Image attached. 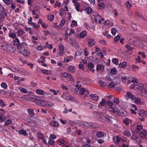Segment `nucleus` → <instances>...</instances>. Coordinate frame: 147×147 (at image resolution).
Listing matches in <instances>:
<instances>
[{"label":"nucleus","instance_id":"1","mask_svg":"<svg viewBox=\"0 0 147 147\" xmlns=\"http://www.w3.org/2000/svg\"><path fill=\"white\" fill-rule=\"evenodd\" d=\"M1 49L7 52H14L16 50V48L9 44L4 43L2 45Z\"/></svg>","mask_w":147,"mask_h":147},{"label":"nucleus","instance_id":"2","mask_svg":"<svg viewBox=\"0 0 147 147\" xmlns=\"http://www.w3.org/2000/svg\"><path fill=\"white\" fill-rule=\"evenodd\" d=\"M138 89L140 91V94L145 97L147 95V86L145 84H139Z\"/></svg>","mask_w":147,"mask_h":147},{"label":"nucleus","instance_id":"3","mask_svg":"<svg viewBox=\"0 0 147 147\" xmlns=\"http://www.w3.org/2000/svg\"><path fill=\"white\" fill-rule=\"evenodd\" d=\"M110 111L113 113L118 112L122 116L124 115L123 111V110L121 107L119 106H114L112 109L110 110Z\"/></svg>","mask_w":147,"mask_h":147},{"label":"nucleus","instance_id":"4","mask_svg":"<svg viewBox=\"0 0 147 147\" xmlns=\"http://www.w3.org/2000/svg\"><path fill=\"white\" fill-rule=\"evenodd\" d=\"M114 143L117 144L119 143H122L126 141L122 138L119 137L118 136L114 137L113 139Z\"/></svg>","mask_w":147,"mask_h":147},{"label":"nucleus","instance_id":"5","mask_svg":"<svg viewBox=\"0 0 147 147\" xmlns=\"http://www.w3.org/2000/svg\"><path fill=\"white\" fill-rule=\"evenodd\" d=\"M61 97L66 100H72L73 97L67 92L64 93L61 95Z\"/></svg>","mask_w":147,"mask_h":147},{"label":"nucleus","instance_id":"6","mask_svg":"<svg viewBox=\"0 0 147 147\" xmlns=\"http://www.w3.org/2000/svg\"><path fill=\"white\" fill-rule=\"evenodd\" d=\"M54 105V103L50 101L45 100L44 102L43 106L46 107H52Z\"/></svg>","mask_w":147,"mask_h":147},{"label":"nucleus","instance_id":"7","mask_svg":"<svg viewBox=\"0 0 147 147\" xmlns=\"http://www.w3.org/2000/svg\"><path fill=\"white\" fill-rule=\"evenodd\" d=\"M131 138V139L135 141L137 143H140L141 141V139L138 137V136L135 134L132 135Z\"/></svg>","mask_w":147,"mask_h":147},{"label":"nucleus","instance_id":"8","mask_svg":"<svg viewBox=\"0 0 147 147\" xmlns=\"http://www.w3.org/2000/svg\"><path fill=\"white\" fill-rule=\"evenodd\" d=\"M85 105L87 107L90 109H94L96 108V106L94 104L90 103L89 102H87L85 103Z\"/></svg>","mask_w":147,"mask_h":147},{"label":"nucleus","instance_id":"9","mask_svg":"<svg viewBox=\"0 0 147 147\" xmlns=\"http://www.w3.org/2000/svg\"><path fill=\"white\" fill-rule=\"evenodd\" d=\"M87 67L88 69L92 73H94L95 71V69H94V65L92 62L89 63L88 64Z\"/></svg>","mask_w":147,"mask_h":147},{"label":"nucleus","instance_id":"10","mask_svg":"<svg viewBox=\"0 0 147 147\" xmlns=\"http://www.w3.org/2000/svg\"><path fill=\"white\" fill-rule=\"evenodd\" d=\"M67 69L68 71L71 73H74L76 71L75 67L72 65L69 66Z\"/></svg>","mask_w":147,"mask_h":147},{"label":"nucleus","instance_id":"11","mask_svg":"<svg viewBox=\"0 0 147 147\" xmlns=\"http://www.w3.org/2000/svg\"><path fill=\"white\" fill-rule=\"evenodd\" d=\"M79 90V93L81 95L83 94L84 93H86L87 95L89 94L88 91L84 88H81Z\"/></svg>","mask_w":147,"mask_h":147},{"label":"nucleus","instance_id":"12","mask_svg":"<svg viewBox=\"0 0 147 147\" xmlns=\"http://www.w3.org/2000/svg\"><path fill=\"white\" fill-rule=\"evenodd\" d=\"M44 100L41 99H36L35 100V103L40 106H43Z\"/></svg>","mask_w":147,"mask_h":147},{"label":"nucleus","instance_id":"13","mask_svg":"<svg viewBox=\"0 0 147 147\" xmlns=\"http://www.w3.org/2000/svg\"><path fill=\"white\" fill-rule=\"evenodd\" d=\"M125 96L126 97H128L132 100L134 99L135 97V96L131 92L129 91H127Z\"/></svg>","mask_w":147,"mask_h":147},{"label":"nucleus","instance_id":"14","mask_svg":"<svg viewBox=\"0 0 147 147\" xmlns=\"http://www.w3.org/2000/svg\"><path fill=\"white\" fill-rule=\"evenodd\" d=\"M87 34V32L86 31L84 30L77 35L78 36L81 38H84Z\"/></svg>","mask_w":147,"mask_h":147},{"label":"nucleus","instance_id":"15","mask_svg":"<svg viewBox=\"0 0 147 147\" xmlns=\"http://www.w3.org/2000/svg\"><path fill=\"white\" fill-rule=\"evenodd\" d=\"M138 41V39L136 37H134L132 38H130V40H129V42L131 44L137 43Z\"/></svg>","mask_w":147,"mask_h":147},{"label":"nucleus","instance_id":"16","mask_svg":"<svg viewBox=\"0 0 147 147\" xmlns=\"http://www.w3.org/2000/svg\"><path fill=\"white\" fill-rule=\"evenodd\" d=\"M140 135L142 138H145L147 135V131L145 129H144L140 132Z\"/></svg>","mask_w":147,"mask_h":147},{"label":"nucleus","instance_id":"17","mask_svg":"<svg viewBox=\"0 0 147 147\" xmlns=\"http://www.w3.org/2000/svg\"><path fill=\"white\" fill-rule=\"evenodd\" d=\"M21 98L24 100L29 101L31 100L32 97L31 95H24Z\"/></svg>","mask_w":147,"mask_h":147},{"label":"nucleus","instance_id":"18","mask_svg":"<svg viewBox=\"0 0 147 147\" xmlns=\"http://www.w3.org/2000/svg\"><path fill=\"white\" fill-rule=\"evenodd\" d=\"M139 114L141 116L145 117L147 115V112L144 110H141L139 113Z\"/></svg>","mask_w":147,"mask_h":147},{"label":"nucleus","instance_id":"19","mask_svg":"<svg viewBox=\"0 0 147 147\" xmlns=\"http://www.w3.org/2000/svg\"><path fill=\"white\" fill-rule=\"evenodd\" d=\"M88 45L89 46H92L94 45L95 44V42L92 38H90L88 40Z\"/></svg>","mask_w":147,"mask_h":147},{"label":"nucleus","instance_id":"20","mask_svg":"<svg viewBox=\"0 0 147 147\" xmlns=\"http://www.w3.org/2000/svg\"><path fill=\"white\" fill-rule=\"evenodd\" d=\"M17 88L20 90V91L22 93H26L28 92L27 90L24 88L18 86L17 87Z\"/></svg>","mask_w":147,"mask_h":147},{"label":"nucleus","instance_id":"21","mask_svg":"<svg viewBox=\"0 0 147 147\" xmlns=\"http://www.w3.org/2000/svg\"><path fill=\"white\" fill-rule=\"evenodd\" d=\"M132 121L131 120L126 118L125 119L123 120V123L126 125H128L129 123H131Z\"/></svg>","mask_w":147,"mask_h":147},{"label":"nucleus","instance_id":"22","mask_svg":"<svg viewBox=\"0 0 147 147\" xmlns=\"http://www.w3.org/2000/svg\"><path fill=\"white\" fill-rule=\"evenodd\" d=\"M62 76L63 77L65 78H68L69 79H71L72 78V76L69 74L64 72L62 74Z\"/></svg>","mask_w":147,"mask_h":147},{"label":"nucleus","instance_id":"23","mask_svg":"<svg viewBox=\"0 0 147 147\" xmlns=\"http://www.w3.org/2000/svg\"><path fill=\"white\" fill-rule=\"evenodd\" d=\"M24 33V31L22 28H19L18 29L17 32V34H18V36H20L23 35Z\"/></svg>","mask_w":147,"mask_h":147},{"label":"nucleus","instance_id":"24","mask_svg":"<svg viewBox=\"0 0 147 147\" xmlns=\"http://www.w3.org/2000/svg\"><path fill=\"white\" fill-rule=\"evenodd\" d=\"M96 135L98 137L100 138L104 136V134L102 131H98L96 132Z\"/></svg>","mask_w":147,"mask_h":147},{"label":"nucleus","instance_id":"25","mask_svg":"<svg viewBox=\"0 0 147 147\" xmlns=\"http://www.w3.org/2000/svg\"><path fill=\"white\" fill-rule=\"evenodd\" d=\"M90 96V98L94 100H97L99 98V96L96 94H91Z\"/></svg>","mask_w":147,"mask_h":147},{"label":"nucleus","instance_id":"26","mask_svg":"<svg viewBox=\"0 0 147 147\" xmlns=\"http://www.w3.org/2000/svg\"><path fill=\"white\" fill-rule=\"evenodd\" d=\"M64 47L63 45H61L59 48V51L60 55H62L63 53L64 50Z\"/></svg>","mask_w":147,"mask_h":147},{"label":"nucleus","instance_id":"27","mask_svg":"<svg viewBox=\"0 0 147 147\" xmlns=\"http://www.w3.org/2000/svg\"><path fill=\"white\" fill-rule=\"evenodd\" d=\"M107 103L110 108L111 109H112L113 107L115 106V105L113 104L112 101H110V100H108L107 102Z\"/></svg>","mask_w":147,"mask_h":147},{"label":"nucleus","instance_id":"28","mask_svg":"<svg viewBox=\"0 0 147 147\" xmlns=\"http://www.w3.org/2000/svg\"><path fill=\"white\" fill-rule=\"evenodd\" d=\"M7 15L5 10V9L0 11V16L2 17H5Z\"/></svg>","mask_w":147,"mask_h":147},{"label":"nucleus","instance_id":"29","mask_svg":"<svg viewBox=\"0 0 147 147\" xmlns=\"http://www.w3.org/2000/svg\"><path fill=\"white\" fill-rule=\"evenodd\" d=\"M19 133L21 134L24 135V136H26L28 135L26 130L24 129H20L19 131Z\"/></svg>","mask_w":147,"mask_h":147},{"label":"nucleus","instance_id":"30","mask_svg":"<svg viewBox=\"0 0 147 147\" xmlns=\"http://www.w3.org/2000/svg\"><path fill=\"white\" fill-rule=\"evenodd\" d=\"M95 51L96 52H98L96 54V55L98 56L100 55V54H102L101 50L98 47H95Z\"/></svg>","mask_w":147,"mask_h":147},{"label":"nucleus","instance_id":"31","mask_svg":"<svg viewBox=\"0 0 147 147\" xmlns=\"http://www.w3.org/2000/svg\"><path fill=\"white\" fill-rule=\"evenodd\" d=\"M28 112L31 117H33L34 115V110L33 109H29L27 110Z\"/></svg>","mask_w":147,"mask_h":147},{"label":"nucleus","instance_id":"32","mask_svg":"<svg viewBox=\"0 0 147 147\" xmlns=\"http://www.w3.org/2000/svg\"><path fill=\"white\" fill-rule=\"evenodd\" d=\"M50 125L54 127H57L59 125L58 123L55 121H53L50 122Z\"/></svg>","mask_w":147,"mask_h":147},{"label":"nucleus","instance_id":"33","mask_svg":"<svg viewBox=\"0 0 147 147\" xmlns=\"http://www.w3.org/2000/svg\"><path fill=\"white\" fill-rule=\"evenodd\" d=\"M87 127L90 128H92L96 127L95 124L92 123H88Z\"/></svg>","mask_w":147,"mask_h":147},{"label":"nucleus","instance_id":"34","mask_svg":"<svg viewBox=\"0 0 147 147\" xmlns=\"http://www.w3.org/2000/svg\"><path fill=\"white\" fill-rule=\"evenodd\" d=\"M98 7L101 9H103L105 7V5L103 3H99L98 4Z\"/></svg>","mask_w":147,"mask_h":147},{"label":"nucleus","instance_id":"35","mask_svg":"<svg viewBox=\"0 0 147 147\" xmlns=\"http://www.w3.org/2000/svg\"><path fill=\"white\" fill-rule=\"evenodd\" d=\"M101 17L98 14L96 15L95 17V19L96 22L98 21L99 23H101V20H100Z\"/></svg>","mask_w":147,"mask_h":147},{"label":"nucleus","instance_id":"36","mask_svg":"<svg viewBox=\"0 0 147 147\" xmlns=\"http://www.w3.org/2000/svg\"><path fill=\"white\" fill-rule=\"evenodd\" d=\"M123 134L127 137L130 136L131 135L130 131L127 130H125L124 131Z\"/></svg>","mask_w":147,"mask_h":147},{"label":"nucleus","instance_id":"37","mask_svg":"<svg viewBox=\"0 0 147 147\" xmlns=\"http://www.w3.org/2000/svg\"><path fill=\"white\" fill-rule=\"evenodd\" d=\"M83 49H80L78 50L76 52L75 55H74V57L76 58V56H80L82 53Z\"/></svg>","mask_w":147,"mask_h":147},{"label":"nucleus","instance_id":"38","mask_svg":"<svg viewBox=\"0 0 147 147\" xmlns=\"http://www.w3.org/2000/svg\"><path fill=\"white\" fill-rule=\"evenodd\" d=\"M75 39L73 37H71L67 40V42L70 44L73 45L74 43Z\"/></svg>","mask_w":147,"mask_h":147},{"label":"nucleus","instance_id":"39","mask_svg":"<svg viewBox=\"0 0 147 147\" xmlns=\"http://www.w3.org/2000/svg\"><path fill=\"white\" fill-rule=\"evenodd\" d=\"M36 92L37 94L40 95H42L44 94V92L40 89L36 90Z\"/></svg>","mask_w":147,"mask_h":147},{"label":"nucleus","instance_id":"40","mask_svg":"<svg viewBox=\"0 0 147 147\" xmlns=\"http://www.w3.org/2000/svg\"><path fill=\"white\" fill-rule=\"evenodd\" d=\"M88 122L85 121H82L80 123V125L83 127H85L87 126Z\"/></svg>","mask_w":147,"mask_h":147},{"label":"nucleus","instance_id":"41","mask_svg":"<svg viewBox=\"0 0 147 147\" xmlns=\"http://www.w3.org/2000/svg\"><path fill=\"white\" fill-rule=\"evenodd\" d=\"M3 2L7 5H10L12 4V0H3Z\"/></svg>","mask_w":147,"mask_h":147},{"label":"nucleus","instance_id":"42","mask_svg":"<svg viewBox=\"0 0 147 147\" xmlns=\"http://www.w3.org/2000/svg\"><path fill=\"white\" fill-rule=\"evenodd\" d=\"M127 65V63L125 62H123L121 63H120L119 64V67L121 68H123Z\"/></svg>","mask_w":147,"mask_h":147},{"label":"nucleus","instance_id":"43","mask_svg":"<svg viewBox=\"0 0 147 147\" xmlns=\"http://www.w3.org/2000/svg\"><path fill=\"white\" fill-rule=\"evenodd\" d=\"M143 128V126L141 125H137L136 129V131L138 133Z\"/></svg>","mask_w":147,"mask_h":147},{"label":"nucleus","instance_id":"44","mask_svg":"<svg viewBox=\"0 0 147 147\" xmlns=\"http://www.w3.org/2000/svg\"><path fill=\"white\" fill-rule=\"evenodd\" d=\"M131 80L132 82L135 86H137L138 84V80L137 79L134 77L132 78Z\"/></svg>","mask_w":147,"mask_h":147},{"label":"nucleus","instance_id":"45","mask_svg":"<svg viewBox=\"0 0 147 147\" xmlns=\"http://www.w3.org/2000/svg\"><path fill=\"white\" fill-rule=\"evenodd\" d=\"M59 13L61 16H62L63 15H65L66 14V12L65 11L63 8H61L60 10L59 11Z\"/></svg>","mask_w":147,"mask_h":147},{"label":"nucleus","instance_id":"46","mask_svg":"<svg viewBox=\"0 0 147 147\" xmlns=\"http://www.w3.org/2000/svg\"><path fill=\"white\" fill-rule=\"evenodd\" d=\"M125 47L127 49V51H131L134 49V47H131L130 46L127 45L125 46Z\"/></svg>","mask_w":147,"mask_h":147},{"label":"nucleus","instance_id":"47","mask_svg":"<svg viewBox=\"0 0 147 147\" xmlns=\"http://www.w3.org/2000/svg\"><path fill=\"white\" fill-rule=\"evenodd\" d=\"M42 72L44 74H51V71L47 70L42 69L41 70Z\"/></svg>","mask_w":147,"mask_h":147},{"label":"nucleus","instance_id":"48","mask_svg":"<svg viewBox=\"0 0 147 147\" xmlns=\"http://www.w3.org/2000/svg\"><path fill=\"white\" fill-rule=\"evenodd\" d=\"M20 42L17 37L15 38L13 42V44L14 45H18L20 44Z\"/></svg>","mask_w":147,"mask_h":147},{"label":"nucleus","instance_id":"49","mask_svg":"<svg viewBox=\"0 0 147 147\" xmlns=\"http://www.w3.org/2000/svg\"><path fill=\"white\" fill-rule=\"evenodd\" d=\"M74 5L75 6V8L78 11H80V4H79L78 3H77L75 4Z\"/></svg>","mask_w":147,"mask_h":147},{"label":"nucleus","instance_id":"50","mask_svg":"<svg viewBox=\"0 0 147 147\" xmlns=\"http://www.w3.org/2000/svg\"><path fill=\"white\" fill-rule=\"evenodd\" d=\"M20 53L22 54L24 56L26 57H28L29 55L28 54V52L24 48V49Z\"/></svg>","mask_w":147,"mask_h":147},{"label":"nucleus","instance_id":"51","mask_svg":"<svg viewBox=\"0 0 147 147\" xmlns=\"http://www.w3.org/2000/svg\"><path fill=\"white\" fill-rule=\"evenodd\" d=\"M12 123L10 119L7 120L5 122L4 125L8 126L10 125Z\"/></svg>","mask_w":147,"mask_h":147},{"label":"nucleus","instance_id":"52","mask_svg":"<svg viewBox=\"0 0 147 147\" xmlns=\"http://www.w3.org/2000/svg\"><path fill=\"white\" fill-rule=\"evenodd\" d=\"M24 47L22 45H20L18 47V51L21 53L23 50L24 49Z\"/></svg>","mask_w":147,"mask_h":147},{"label":"nucleus","instance_id":"53","mask_svg":"<svg viewBox=\"0 0 147 147\" xmlns=\"http://www.w3.org/2000/svg\"><path fill=\"white\" fill-rule=\"evenodd\" d=\"M6 119V117H4L3 115H0V122H3L5 121Z\"/></svg>","mask_w":147,"mask_h":147},{"label":"nucleus","instance_id":"54","mask_svg":"<svg viewBox=\"0 0 147 147\" xmlns=\"http://www.w3.org/2000/svg\"><path fill=\"white\" fill-rule=\"evenodd\" d=\"M9 36L10 38L13 39L16 38L17 37H16V34L13 32L10 33L9 35Z\"/></svg>","mask_w":147,"mask_h":147},{"label":"nucleus","instance_id":"55","mask_svg":"<svg viewBox=\"0 0 147 147\" xmlns=\"http://www.w3.org/2000/svg\"><path fill=\"white\" fill-rule=\"evenodd\" d=\"M111 72L113 74H116L117 73V71L115 68H113L111 69Z\"/></svg>","mask_w":147,"mask_h":147},{"label":"nucleus","instance_id":"56","mask_svg":"<svg viewBox=\"0 0 147 147\" xmlns=\"http://www.w3.org/2000/svg\"><path fill=\"white\" fill-rule=\"evenodd\" d=\"M113 63L115 64V65H117L118 64V59L117 58H115L113 59L112 60Z\"/></svg>","mask_w":147,"mask_h":147},{"label":"nucleus","instance_id":"57","mask_svg":"<svg viewBox=\"0 0 147 147\" xmlns=\"http://www.w3.org/2000/svg\"><path fill=\"white\" fill-rule=\"evenodd\" d=\"M138 68L139 67L138 66H136L134 64L132 65V69L133 71H136V70L138 69Z\"/></svg>","mask_w":147,"mask_h":147},{"label":"nucleus","instance_id":"58","mask_svg":"<svg viewBox=\"0 0 147 147\" xmlns=\"http://www.w3.org/2000/svg\"><path fill=\"white\" fill-rule=\"evenodd\" d=\"M134 101H135V102L137 104H140L141 102V99L138 98H135Z\"/></svg>","mask_w":147,"mask_h":147},{"label":"nucleus","instance_id":"59","mask_svg":"<svg viewBox=\"0 0 147 147\" xmlns=\"http://www.w3.org/2000/svg\"><path fill=\"white\" fill-rule=\"evenodd\" d=\"M85 10L89 14L92 12V9L90 7H87L86 8Z\"/></svg>","mask_w":147,"mask_h":147},{"label":"nucleus","instance_id":"60","mask_svg":"<svg viewBox=\"0 0 147 147\" xmlns=\"http://www.w3.org/2000/svg\"><path fill=\"white\" fill-rule=\"evenodd\" d=\"M77 25V23L76 21L73 20L72 22V23L71 24V27H73L74 26H76Z\"/></svg>","mask_w":147,"mask_h":147},{"label":"nucleus","instance_id":"61","mask_svg":"<svg viewBox=\"0 0 147 147\" xmlns=\"http://www.w3.org/2000/svg\"><path fill=\"white\" fill-rule=\"evenodd\" d=\"M81 86V84L79 82H78L76 84V90H78L80 88Z\"/></svg>","mask_w":147,"mask_h":147},{"label":"nucleus","instance_id":"62","mask_svg":"<svg viewBox=\"0 0 147 147\" xmlns=\"http://www.w3.org/2000/svg\"><path fill=\"white\" fill-rule=\"evenodd\" d=\"M138 53L139 55H141L142 57L143 58H144L146 57V56L144 52H141L140 51H139L138 52Z\"/></svg>","mask_w":147,"mask_h":147},{"label":"nucleus","instance_id":"63","mask_svg":"<svg viewBox=\"0 0 147 147\" xmlns=\"http://www.w3.org/2000/svg\"><path fill=\"white\" fill-rule=\"evenodd\" d=\"M105 100L104 99H102L100 102V105L101 106H104L105 105Z\"/></svg>","mask_w":147,"mask_h":147},{"label":"nucleus","instance_id":"64","mask_svg":"<svg viewBox=\"0 0 147 147\" xmlns=\"http://www.w3.org/2000/svg\"><path fill=\"white\" fill-rule=\"evenodd\" d=\"M1 87L4 89H6L7 88V85L6 83L5 82H3L1 84Z\"/></svg>","mask_w":147,"mask_h":147}]
</instances>
